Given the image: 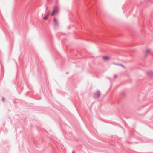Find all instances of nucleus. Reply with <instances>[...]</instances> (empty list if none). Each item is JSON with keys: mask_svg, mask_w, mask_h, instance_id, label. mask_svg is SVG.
<instances>
[{"mask_svg": "<svg viewBox=\"0 0 153 153\" xmlns=\"http://www.w3.org/2000/svg\"><path fill=\"white\" fill-rule=\"evenodd\" d=\"M72 153H74V152H72Z\"/></svg>", "mask_w": 153, "mask_h": 153, "instance_id": "obj_9", "label": "nucleus"}, {"mask_svg": "<svg viewBox=\"0 0 153 153\" xmlns=\"http://www.w3.org/2000/svg\"><path fill=\"white\" fill-rule=\"evenodd\" d=\"M100 96V91H97L94 94V97L95 99H98Z\"/></svg>", "mask_w": 153, "mask_h": 153, "instance_id": "obj_1", "label": "nucleus"}, {"mask_svg": "<svg viewBox=\"0 0 153 153\" xmlns=\"http://www.w3.org/2000/svg\"><path fill=\"white\" fill-rule=\"evenodd\" d=\"M150 50L149 49H147L146 51V53H150Z\"/></svg>", "mask_w": 153, "mask_h": 153, "instance_id": "obj_7", "label": "nucleus"}, {"mask_svg": "<svg viewBox=\"0 0 153 153\" xmlns=\"http://www.w3.org/2000/svg\"><path fill=\"white\" fill-rule=\"evenodd\" d=\"M147 75L149 77L153 78V73L150 72L147 74Z\"/></svg>", "mask_w": 153, "mask_h": 153, "instance_id": "obj_3", "label": "nucleus"}, {"mask_svg": "<svg viewBox=\"0 0 153 153\" xmlns=\"http://www.w3.org/2000/svg\"><path fill=\"white\" fill-rule=\"evenodd\" d=\"M103 59L104 60H107L110 59V57L109 56H104Z\"/></svg>", "mask_w": 153, "mask_h": 153, "instance_id": "obj_5", "label": "nucleus"}, {"mask_svg": "<svg viewBox=\"0 0 153 153\" xmlns=\"http://www.w3.org/2000/svg\"><path fill=\"white\" fill-rule=\"evenodd\" d=\"M50 13L49 12H48L47 14L44 17V19L45 20H46L48 19V16L49 15Z\"/></svg>", "mask_w": 153, "mask_h": 153, "instance_id": "obj_4", "label": "nucleus"}, {"mask_svg": "<svg viewBox=\"0 0 153 153\" xmlns=\"http://www.w3.org/2000/svg\"><path fill=\"white\" fill-rule=\"evenodd\" d=\"M58 11V8L56 7H53V10L51 13V16H53L55 14V13L57 12Z\"/></svg>", "mask_w": 153, "mask_h": 153, "instance_id": "obj_2", "label": "nucleus"}, {"mask_svg": "<svg viewBox=\"0 0 153 153\" xmlns=\"http://www.w3.org/2000/svg\"><path fill=\"white\" fill-rule=\"evenodd\" d=\"M2 101H4V98H2Z\"/></svg>", "mask_w": 153, "mask_h": 153, "instance_id": "obj_8", "label": "nucleus"}, {"mask_svg": "<svg viewBox=\"0 0 153 153\" xmlns=\"http://www.w3.org/2000/svg\"><path fill=\"white\" fill-rule=\"evenodd\" d=\"M53 20L56 25H58V22L56 19V18H54Z\"/></svg>", "mask_w": 153, "mask_h": 153, "instance_id": "obj_6", "label": "nucleus"}]
</instances>
